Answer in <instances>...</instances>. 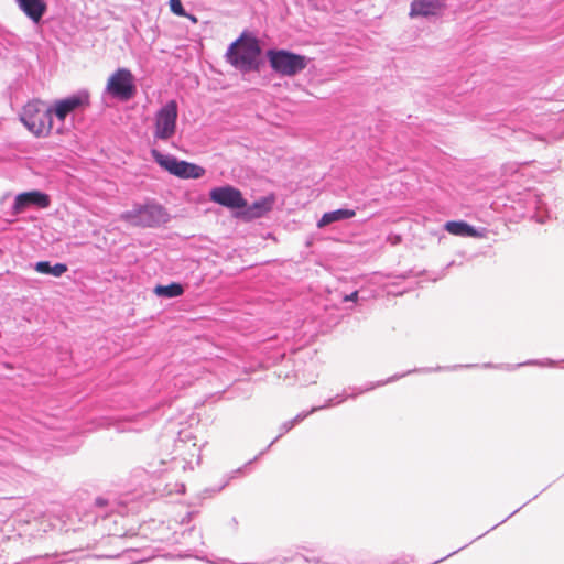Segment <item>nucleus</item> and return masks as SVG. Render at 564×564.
Returning <instances> with one entry per match:
<instances>
[{
    "mask_svg": "<svg viewBox=\"0 0 564 564\" xmlns=\"http://www.w3.org/2000/svg\"><path fill=\"white\" fill-rule=\"evenodd\" d=\"M261 50L254 37L241 35L232 42L226 53L227 61L242 73L258 69Z\"/></svg>",
    "mask_w": 564,
    "mask_h": 564,
    "instance_id": "nucleus-1",
    "label": "nucleus"
},
{
    "mask_svg": "<svg viewBox=\"0 0 564 564\" xmlns=\"http://www.w3.org/2000/svg\"><path fill=\"white\" fill-rule=\"evenodd\" d=\"M20 120L35 137H47L53 130L52 111L41 100H31L23 106Z\"/></svg>",
    "mask_w": 564,
    "mask_h": 564,
    "instance_id": "nucleus-2",
    "label": "nucleus"
},
{
    "mask_svg": "<svg viewBox=\"0 0 564 564\" xmlns=\"http://www.w3.org/2000/svg\"><path fill=\"white\" fill-rule=\"evenodd\" d=\"M267 56L271 68L282 76H294L310 63L308 57L285 50H270Z\"/></svg>",
    "mask_w": 564,
    "mask_h": 564,
    "instance_id": "nucleus-3",
    "label": "nucleus"
},
{
    "mask_svg": "<svg viewBox=\"0 0 564 564\" xmlns=\"http://www.w3.org/2000/svg\"><path fill=\"white\" fill-rule=\"evenodd\" d=\"M120 219L132 226L155 227L165 224L169 220V215L162 206L147 204L122 213Z\"/></svg>",
    "mask_w": 564,
    "mask_h": 564,
    "instance_id": "nucleus-4",
    "label": "nucleus"
},
{
    "mask_svg": "<svg viewBox=\"0 0 564 564\" xmlns=\"http://www.w3.org/2000/svg\"><path fill=\"white\" fill-rule=\"evenodd\" d=\"M151 154L154 161L170 174L175 175L180 178H200L205 174V169L189 163L187 161L178 160L172 154H163L159 150H151Z\"/></svg>",
    "mask_w": 564,
    "mask_h": 564,
    "instance_id": "nucleus-5",
    "label": "nucleus"
},
{
    "mask_svg": "<svg viewBox=\"0 0 564 564\" xmlns=\"http://www.w3.org/2000/svg\"><path fill=\"white\" fill-rule=\"evenodd\" d=\"M105 93L111 97L128 101L137 93L134 76L128 68H118L107 80Z\"/></svg>",
    "mask_w": 564,
    "mask_h": 564,
    "instance_id": "nucleus-6",
    "label": "nucleus"
},
{
    "mask_svg": "<svg viewBox=\"0 0 564 564\" xmlns=\"http://www.w3.org/2000/svg\"><path fill=\"white\" fill-rule=\"evenodd\" d=\"M178 107L175 100L167 101L155 113L153 135L158 140H169L176 132Z\"/></svg>",
    "mask_w": 564,
    "mask_h": 564,
    "instance_id": "nucleus-7",
    "label": "nucleus"
},
{
    "mask_svg": "<svg viewBox=\"0 0 564 564\" xmlns=\"http://www.w3.org/2000/svg\"><path fill=\"white\" fill-rule=\"evenodd\" d=\"M89 105V94L86 90L78 91L66 98L58 99L48 107L52 111V117L55 116L61 124L56 128V131L61 133L63 131V124L66 117L78 109L85 108Z\"/></svg>",
    "mask_w": 564,
    "mask_h": 564,
    "instance_id": "nucleus-8",
    "label": "nucleus"
},
{
    "mask_svg": "<svg viewBox=\"0 0 564 564\" xmlns=\"http://www.w3.org/2000/svg\"><path fill=\"white\" fill-rule=\"evenodd\" d=\"M376 386L371 384V386L365 387L364 389L350 388L349 389L350 393H347L345 391L343 394H337L336 397L328 399L325 402V404H323L321 406H314L310 411L299 413L294 419L289 420V421L284 422L281 425V433L275 437V440L269 446H271L284 433H286L290 430H292L296 424L301 423L310 414L315 413V412H317L319 410H323V409H328L330 406L338 405V404L343 403L345 400H347L348 398H355V397H357V395H359V394H361V393H364L366 391L372 390Z\"/></svg>",
    "mask_w": 564,
    "mask_h": 564,
    "instance_id": "nucleus-9",
    "label": "nucleus"
},
{
    "mask_svg": "<svg viewBox=\"0 0 564 564\" xmlns=\"http://www.w3.org/2000/svg\"><path fill=\"white\" fill-rule=\"evenodd\" d=\"M212 202L230 209H241L247 207V200L242 197L241 192L230 185L215 187L209 193Z\"/></svg>",
    "mask_w": 564,
    "mask_h": 564,
    "instance_id": "nucleus-10",
    "label": "nucleus"
},
{
    "mask_svg": "<svg viewBox=\"0 0 564 564\" xmlns=\"http://www.w3.org/2000/svg\"><path fill=\"white\" fill-rule=\"evenodd\" d=\"M446 8V0H412L409 15L411 18H438Z\"/></svg>",
    "mask_w": 564,
    "mask_h": 564,
    "instance_id": "nucleus-11",
    "label": "nucleus"
},
{
    "mask_svg": "<svg viewBox=\"0 0 564 564\" xmlns=\"http://www.w3.org/2000/svg\"><path fill=\"white\" fill-rule=\"evenodd\" d=\"M30 205L46 208L50 205V198L46 194L37 191L21 193L15 197L13 209L19 214Z\"/></svg>",
    "mask_w": 564,
    "mask_h": 564,
    "instance_id": "nucleus-12",
    "label": "nucleus"
},
{
    "mask_svg": "<svg viewBox=\"0 0 564 564\" xmlns=\"http://www.w3.org/2000/svg\"><path fill=\"white\" fill-rule=\"evenodd\" d=\"M18 8L34 23H39L47 10L45 0H15Z\"/></svg>",
    "mask_w": 564,
    "mask_h": 564,
    "instance_id": "nucleus-13",
    "label": "nucleus"
},
{
    "mask_svg": "<svg viewBox=\"0 0 564 564\" xmlns=\"http://www.w3.org/2000/svg\"><path fill=\"white\" fill-rule=\"evenodd\" d=\"M273 196L263 197L252 205L242 208L243 210L239 214L245 219H253L262 217L264 214L270 212L273 207Z\"/></svg>",
    "mask_w": 564,
    "mask_h": 564,
    "instance_id": "nucleus-14",
    "label": "nucleus"
},
{
    "mask_svg": "<svg viewBox=\"0 0 564 564\" xmlns=\"http://www.w3.org/2000/svg\"><path fill=\"white\" fill-rule=\"evenodd\" d=\"M356 215L352 209H337L325 213L317 223L318 228L326 227L333 223L350 219Z\"/></svg>",
    "mask_w": 564,
    "mask_h": 564,
    "instance_id": "nucleus-15",
    "label": "nucleus"
},
{
    "mask_svg": "<svg viewBox=\"0 0 564 564\" xmlns=\"http://www.w3.org/2000/svg\"><path fill=\"white\" fill-rule=\"evenodd\" d=\"M445 230L454 236L476 237V229L465 221H447L444 226Z\"/></svg>",
    "mask_w": 564,
    "mask_h": 564,
    "instance_id": "nucleus-16",
    "label": "nucleus"
},
{
    "mask_svg": "<svg viewBox=\"0 0 564 564\" xmlns=\"http://www.w3.org/2000/svg\"><path fill=\"white\" fill-rule=\"evenodd\" d=\"M35 270L39 273L50 274L58 278L67 271V265L64 263H56L52 265L48 261H40L35 264Z\"/></svg>",
    "mask_w": 564,
    "mask_h": 564,
    "instance_id": "nucleus-17",
    "label": "nucleus"
},
{
    "mask_svg": "<svg viewBox=\"0 0 564 564\" xmlns=\"http://www.w3.org/2000/svg\"><path fill=\"white\" fill-rule=\"evenodd\" d=\"M96 506L99 508L109 507L110 512H117L119 514H126L130 511L126 502L118 499H108L99 497L96 499Z\"/></svg>",
    "mask_w": 564,
    "mask_h": 564,
    "instance_id": "nucleus-18",
    "label": "nucleus"
},
{
    "mask_svg": "<svg viewBox=\"0 0 564 564\" xmlns=\"http://www.w3.org/2000/svg\"><path fill=\"white\" fill-rule=\"evenodd\" d=\"M184 292V289L183 286L180 284V283H171L169 285H156L154 288V294L160 296V297H166V299H172V297H177L180 295H182Z\"/></svg>",
    "mask_w": 564,
    "mask_h": 564,
    "instance_id": "nucleus-19",
    "label": "nucleus"
},
{
    "mask_svg": "<svg viewBox=\"0 0 564 564\" xmlns=\"http://www.w3.org/2000/svg\"><path fill=\"white\" fill-rule=\"evenodd\" d=\"M171 11L177 17H185L187 12L184 10L181 0H170L169 1Z\"/></svg>",
    "mask_w": 564,
    "mask_h": 564,
    "instance_id": "nucleus-20",
    "label": "nucleus"
},
{
    "mask_svg": "<svg viewBox=\"0 0 564 564\" xmlns=\"http://www.w3.org/2000/svg\"><path fill=\"white\" fill-rule=\"evenodd\" d=\"M357 299H358V292H357V291H355V292L350 293L349 295H346V296L344 297V301H346V302H347V301L356 302V301H357Z\"/></svg>",
    "mask_w": 564,
    "mask_h": 564,
    "instance_id": "nucleus-21",
    "label": "nucleus"
},
{
    "mask_svg": "<svg viewBox=\"0 0 564 564\" xmlns=\"http://www.w3.org/2000/svg\"><path fill=\"white\" fill-rule=\"evenodd\" d=\"M185 18H188L193 23L197 22V18L193 14L187 13V15H185Z\"/></svg>",
    "mask_w": 564,
    "mask_h": 564,
    "instance_id": "nucleus-22",
    "label": "nucleus"
},
{
    "mask_svg": "<svg viewBox=\"0 0 564 564\" xmlns=\"http://www.w3.org/2000/svg\"><path fill=\"white\" fill-rule=\"evenodd\" d=\"M541 199L540 198H536V209L540 210L542 208L541 206Z\"/></svg>",
    "mask_w": 564,
    "mask_h": 564,
    "instance_id": "nucleus-23",
    "label": "nucleus"
},
{
    "mask_svg": "<svg viewBox=\"0 0 564 564\" xmlns=\"http://www.w3.org/2000/svg\"><path fill=\"white\" fill-rule=\"evenodd\" d=\"M177 487H178V489H177L178 492H184L185 486L183 484L178 485Z\"/></svg>",
    "mask_w": 564,
    "mask_h": 564,
    "instance_id": "nucleus-24",
    "label": "nucleus"
},
{
    "mask_svg": "<svg viewBox=\"0 0 564 564\" xmlns=\"http://www.w3.org/2000/svg\"><path fill=\"white\" fill-rule=\"evenodd\" d=\"M184 445H185V443H184L182 440H180V441H178V443L176 444V447H177V448H181V447H183Z\"/></svg>",
    "mask_w": 564,
    "mask_h": 564,
    "instance_id": "nucleus-25",
    "label": "nucleus"
},
{
    "mask_svg": "<svg viewBox=\"0 0 564 564\" xmlns=\"http://www.w3.org/2000/svg\"><path fill=\"white\" fill-rule=\"evenodd\" d=\"M139 429L138 427H128V429H123L122 431H138Z\"/></svg>",
    "mask_w": 564,
    "mask_h": 564,
    "instance_id": "nucleus-26",
    "label": "nucleus"
},
{
    "mask_svg": "<svg viewBox=\"0 0 564 564\" xmlns=\"http://www.w3.org/2000/svg\"><path fill=\"white\" fill-rule=\"evenodd\" d=\"M531 364H535V362H534V361H528V362H525L524 365H531ZM522 365H523V364H519V365H518V367H519V366H522Z\"/></svg>",
    "mask_w": 564,
    "mask_h": 564,
    "instance_id": "nucleus-27",
    "label": "nucleus"
},
{
    "mask_svg": "<svg viewBox=\"0 0 564 564\" xmlns=\"http://www.w3.org/2000/svg\"><path fill=\"white\" fill-rule=\"evenodd\" d=\"M192 446H193V448L195 449V452H198V453H199V451H200V449H199V448H196V444H195V443H193V445H192Z\"/></svg>",
    "mask_w": 564,
    "mask_h": 564,
    "instance_id": "nucleus-28",
    "label": "nucleus"
},
{
    "mask_svg": "<svg viewBox=\"0 0 564 564\" xmlns=\"http://www.w3.org/2000/svg\"><path fill=\"white\" fill-rule=\"evenodd\" d=\"M513 368H514V367H513V366H510V365H507V366H506V369H508V370H512Z\"/></svg>",
    "mask_w": 564,
    "mask_h": 564,
    "instance_id": "nucleus-29",
    "label": "nucleus"
}]
</instances>
